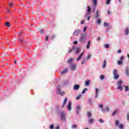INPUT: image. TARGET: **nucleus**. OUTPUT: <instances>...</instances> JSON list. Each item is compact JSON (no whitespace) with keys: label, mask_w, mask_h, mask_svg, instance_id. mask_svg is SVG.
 <instances>
[{"label":"nucleus","mask_w":129,"mask_h":129,"mask_svg":"<svg viewBox=\"0 0 129 129\" xmlns=\"http://www.w3.org/2000/svg\"><path fill=\"white\" fill-rule=\"evenodd\" d=\"M86 39V35L85 34H82L80 37V41L81 43H83V42L85 41Z\"/></svg>","instance_id":"nucleus-1"},{"label":"nucleus","mask_w":129,"mask_h":129,"mask_svg":"<svg viewBox=\"0 0 129 129\" xmlns=\"http://www.w3.org/2000/svg\"><path fill=\"white\" fill-rule=\"evenodd\" d=\"M113 74L114 75L113 77L114 79H118L119 75H117V70H114L113 71Z\"/></svg>","instance_id":"nucleus-2"},{"label":"nucleus","mask_w":129,"mask_h":129,"mask_svg":"<svg viewBox=\"0 0 129 129\" xmlns=\"http://www.w3.org/2000/svg\"><path fill=\"white\" fill-rule=\"evenodd\" d=\"M92 3L94 5L93 13H94V12H95V8L97 5V0H92Z\"/></svg>","instance_id":"nucleus-3"},{"label":"nucleus","mask_w":129,"mask_h":129,"mask_svg":"<svg viewBox=\"0 0 129 129\" xmlns=\"http://www.w3.org/2000/svg\"><path fill=\"white\" fill-rule=\"evenodd\" d=\"M76 65L74 63H72L71 64V70H72V71H75V70H76Z\"/></svg>","instance_id":"nucleus-4"},{"label":"nucleus","mask_w":129,"mask_h":129,"mask_svg":"<svg viewBox=\"0 0 129 129\" xmlns=\"http://www.w3.org/2000/svg\"><path fill=\"white\" fill-rule=\"evenodd\" d=\"M60 117L61 118V120H62L63 121L65 120L66 116H65V113H64V112H61L60 114Z\"/></svg>","instance_id":"nucleus-5"},{"label":"nucleus","mask_w":129,"mask_h":129,"mask_svg":"<svg viewBox=\"0 0 129 129\" xmlns=\"http://www.w3.org/2000/svg\"><path fill=\"white\" fill-rule=\"evenodd\" d=\"M80 32H81V30H76L74 33H73V35L74 36H78L79 35V33H80Z\"/></svg>","instance_id":"nucleus-6"},{"label":"nucleus","mask_w":129,"mask_h":129,"mask_svg":"<svg viewBox=\"0 0 129 129\" xmlns=\"http://www.w3.org/2000/svg\"><path fill=\"white\" fill-rule=\"evenodd\" d=\"M89 124H92L93 122H94V119L91 118L88 120Z\"/></svg>","instance_id":"nucleus-7"},{"label":"nucleus","mask_w":129,"mask_h":129,"mask_svg":"<svg viewBox=\"0 0 129 129\" xmlns=\"http://www.w3.org/2000/svg\"><path fill=\"white\" fill-rule=\"evenodd\" d=\"M80 87V86H79V85L76 84L74 86V90H78V89H79Z\"/></svg>","instance_id":"nucleus-8"},{"label":"nucleus","mask_w":129,"mask_h":129,"mask_svg":"<svg viewBox=\"0 0 129 129\" xmlns=\"http://www.w3.org/2000/svg\"><path fill=\"white\" fill-rule=\"evenodd\" d=\"M72 103L70 101L68 103V105L67 106V108L68 109V110H71V105H72Z\"/></svg>","instance_id":"nucleus-9"},{"label":"nucleus","mask_w":129,"mask_h":129,"mask_svg":"<svg viewBox=\"0 0 129 129\" xmlns=\"http://www.w3.org/2000/svg\"><path fill=\"white\" fill-rule=\"evenodd\" d=\"M83 54H84V51L82 53H81L77 58V61H79V60L81 59L82 56H83Z\"/></svg>","instance_id":"nucleus-10"},{"label":"nucleus","mask_w":129,"mask_h":129,"mask_svg":"<svg viewBox=\"0 0 129 129\" xmlns=\"http://www.w3.org/2000/svg\"><path fill=\"white\" fill-rule=\"evenodd\" d=\"M83 54H84V51L82 53H81L77 58V61H79V60L81 59L82 56H83Z\"/></svg>","instance_id":"nucleus-11"},{"label":"nucleus","mask_w":129,"mask_h":129,"mask_svg":"<svg viewBox=\"0 0 129 129\" xmlns=\"http://www.w3.org/2000/svg\"><path fill=\"white\" fill-rule=\"evenodd\" d=\"M95 90H96V94L95 95V98H97V97L98 96V89L96 88Z\"/></svg>","instance_id":"nucleus-12"},{"label":"nucleus","mask_w":129,"mask_h":129,"mask_svg":"<svg viewBox=\"0 0 129 129\" xmlns=\"http://www.w3.org/2000/svg\"><path fill=\"white\" fill-rule=\"evenodd\" d=\"M89 84H90V80H88L87 81H86L85 82V85L86 86H88V85H89Z\"/></svg>","instance_id":"nucleus-13"},{"label":"nucleus","mask_w":129,"mask_h":129,"mask_svg":"<svg viewBox=\"0 0 129 129\" xmlns=\"http://www.w3.org/2000/svg\"><path fill=\"white\" fill-rule=\"evenodd\" d=\"M67 102V98H66L64 100L63 103L62 104V106H61V107H64V106H65V104H66V103Z\"/></svg>","instance_id":"nucleus-14"},{"label":"nucleus","mask_w":129,"mask_h":129,"mask_svg":"<svg viewBox=\"0 0 129 129\" xmlns=\"http://www.w3.org/2000/svg\"><path fill=\"white\" fill-rule=\"evenodd\" d=\"M98 14H99L98 11H97L96 12V13L95 14V19H97V18L99 17V15H98Z\"/></svg>","instance_id":"nucleus-15"},{"label":"nucleus","mask_w":129,"mask_h":129,"mask_svg":"<svg viewBox=\"0 0 129 129\" xmlns=\"http://www.w3.org/2000/svg\"><path fill=\"white\" fill-rule=\"evenodd\" d=\"M125 74L126 76L128 77L129 76V70L128 69H127L125 71Z\"/></svg>","instance_id":"nucleus-16"},{"label":"nucleus","mask_w":129,"mask_h":129,"mask_svg":"<svg viewBox=\"0 0 129 129\" xmlns=\"http://www.w3.org/2000/svg\"><path fill=\"white\" fill-rule=\"evenodd\" d=\"M106 60L104 59L103 63V66L102 68H105V66H106Z\"/></svg>","instance_id":"nucleus-17"},{"label":"nucleus","mask_w":129,"mask_h":129,"mask_svg":"<svg viewBox=\"0 0 129 129\" xmlns=\"http://www.w3.org/2000/svg\"><path fill=\"white\" fill-rule=\"evenodd\" d=\"M75 49V47L73 46L72 49H70L69 52L68 53H72L73 51H74V49Z\"/></svg>","instance_id":"nucleus-18"},{"label":"nucleus","mask_w":129,"mask_h":129,"mask_svg":"<svg viewBox=\"0 0 129 129\" xmlns=\"http://www.w3.org/2000/svg\"><path fill=\"white\" fill-rule=\"evenodd\" d=\"M73 62V58H70L67 61V63H72Z\"/></svg>","instance_id":"nucleus-19"},{"label":"nucleus","mask_w":129,"mask_h":129,"mask_svg":"<svg viewBox=\"0 0 129 129\" xmlns=\"http://www.w3.org/2000/svg\"><path fill=\"white\" fill-rule=\"evenodd\" d=\"M118 113V110H114L113 113H112V115H115V114H116L117 113Z\"/></svg>","instance_id":"nucleus-20"},{"label":"nucleus","mask_w":129,"mask_h":129,"mask_svg":"<svg viewBox=\"0 0 129 129\" xmlns=\"http://www.w3.org/2000/svg\"><path fill=\"white\" fill-rule=\"evenodd\" d=\"M57 93H58V94H60L61 96H63L64 94H65V92H61V90H60L59 92H57Z\"/></svg>","instance_id":"nucleus-21"},{"label":"nucleus","mask_w":129,"mask_h":129,"mask_svg":"<svg viewBox=\"0 0 129 129\" xmlns=\"http://www.w3.org/2000/svg\"><path fill=\"white\" fill-rule=\"evenodd\" d=\"M87 90H88V89H87V88L84 89L82 91V94H84V93H85V92H86V91H87Z\"/></svg>","instance_id":"nucleus-22"},{"label":"nucleus","mask_w":129,"mask_h":129,"mask_svg":"<svg viewBox=\"0 0 129 129\" xmlns=\"http://www.w3.org/2000/svg\"><path fill=\"white\" fill-rule=\"evenodd\" d=\"M79 51H80V48L77 47L75 51L76 54H78V53H79Z\"/></svg>","instance_id":"nucleus-23"},{"label":"nucleus","mask_w":129,"mask_h":129,"mask_svg":"<svg viewBox=\"0 0 129 129\" xmlns=\"http://www.w3.org/2000/svg\"><path fill=\"white\" fill-rule=\"evenodd\" d=\"M81 96H82V95H81V94H80L78 96H77V97H76L77 100H79V99H80Z\"/></svg>","instance_id":"nucleus-24"},{"label":"nucleus","mask_w":129,"mask_h":129,"mask_svg":"<svg viewBox=\"0 0 129 129\" xmlns=\"http://www.w3.org/2000/svg\"><path fill=\"white\" fill-rule=\"evenodd\" d=\"M117 89H119V90H121V91H122V89H123L121 85H119L118 86V87L117 88Z\"/></svg>","instance_id":"nucleus-25"},{"label":"nucleus","mask_w":129,"mask_h":129,"mask_svg":"<svg viewBox=\"0 0 129 129\" xmlns=\"http://www.w3.org/2000/svg\"><path fill=\"white\" fill-rule=\"evenodd\" d=\"M60 88H61V85H57V92H60V90H61V89Z\"/></svg>","instance_id":"nucleus-26"},{"label":"nucleus","mask_w":129,"mask_h":129,"mask_svg":"<svg viewBox=\"0 0 129 129\" xmlns=\"http://www.w3.org/2000/svg\"><path fill=\"white\" fill-rule=\"evenodd\" d=\"M5 26H6V27H11V25L10 24V22H7L5 23Z\"/></svg>","instance_id":"nucleus-27"},{"label":"nucleus","mask_w":129,"mask_h":129,"mask_svg":"<svg viewBox=\"0 0 129 129\" xmlns=\"http://www.w3.org/2000/svg\"><path fill=\"white\" fill-rule=\"evenodd\" d=\"M87 8H88L87 12H88V14H90V13L91 12V9H90V7L88 6Z\"/></svg>","instance_id":"nucleus-28"},{"label":"nucleus","mask_w":129,"mask_h":129,"mask_svg":"<svg viewBox=\"0 0 129 129\" xmlns=\"http://www.w3.org/2000/svg\"><path fill=\"white\" fill-rule=\"evenodd\" d=\"M128 34H129V29L128 28H127L125 32V35H128Z\"/></svg>","instance_id":"nucleus-29"},{"label":"nucleus","mask_w":129,"mask_h":129,"mask_svg":"<svg viewBox=\"0 0 129 129\" xmlns=\"http://www.w3.org/2000/svg\"><path fill=\"white\" fill-rule=\"evenodd\" d=\"M91 115H92V114H91L90 112H89L87 113V116L88 117H91Z\"/></svg>","instance_id":"nucleus-30"},{"label":"nucleus","mask_w":129,"mask_h":129,"mask_svg":"<svg viewBox=\"0 0 129 129\" xmlns=\"http://www.w3.org/2000/svg\"><path fill=\"white\" fill-rule=\"evenodd\" d=\"M67 72V69H64L63 71L61 72V74H64Z\"/></svg>","instance_id":"nucleus-31"},{"label":"nucleus","mask_w":129,"mask_h":129,"mask_svg":"<svg viewBox=\"0 0 129 129\" xmlns=\"http://www.w3.org/2000/svg\"><path fill=\"white\" fill-rule=\"evenodd\" d=\"M124 87L125 88V92L128 91V90H129V88H128V86H124Z\"/></svg>","instance_id":"nucleus-32"},{"label":"nucleus","mask_w":129,"mask_h":129,"mask_svg":"<svg viewBox=\"0 0 129 129\" xmlns=\"http://www.w3.org/2000/svg\"><path fill=\"white\" fill-rule=\"evenodd\" d=\"M117 64L118 65H121V64H122V61L121 60H118L117 62Z\"/></svg>","instance_id":"nucleus-33"},{"label":"nucleus","mask_w":129,"mask_h":129,"mask_svg":"<svg viewBox=\"0 0 129 129\" xmlns=\"http://www.w3.org/2000/svg\"><path fill=\"white\" fill-rule=\"evenodd\" d=\"M118 124H119V122L118 121V120H116L115 121V125L116 126H117L118 125Z\"/></svg>","instance_id":"nucleus-34"},{"label":"nucleus","mask_w":129,"mask_h":129,"mask_svg":"<svg viewBox=\"0 0 129 129\" xmlns=\"http://www.w3.org/2000/svg\"><path fill=\"white\" fill-rule=\"evenodd\" d=\"M108 26H109L108 23H106V22H104V27H108Z\"/></svg>","instance_id":"nucleus-35"},{"label":"nucleus","mask_w":129,"mask_h":129,"mask_svg":"<svg viewBox=\"0 0 129 129\" xmlns=\"http://www.w3.org/2000/svg\"><path fill=\"white\" fill-rule=\"evenodd\" d=\"M81 108V107L80 106H77V113H79V109H80Z\"/></svg>","instance_id":"nucleus-36"},{"label":"nucleus","mask_w":129,"mask_h":129,"mask_svg":"<svg viewBox=\"0 0 129 129\" xmlns=\"http://www.w3.org/2000/svg\"><path fill=\"white\" fill-rule=\"evenodd\" d=\"M119 128L120 129H123V125L122 124H120L119 125Z\"/></svg>","instance_id":"nucleus-37"},{"label":"nucleus","mask_w":129,"mask_h":129,"mask_svg":"<svg viewBox=\"0 0 129 129\" xmlns=\"http://www.w3.org/2000/svg\"><path fill=\"white\" fill-rule=\"evenodd\" d=\"M122 83V81L121 80H119L118 82L117 83V85H120Z\"/></svg>","instance_id":"nucleus-38"},{"label":"nucleus","mask_w":129,"mask_h":129,"mask_svg":"<svg viewBox=\"0 0 129 129\" xmlns=\"http://www.w3.org/2000/svg\"><path fill=\"white\" fill-rule=\"evenodd\" d=\"M72 128H77V125L76 124H73L72 126Z\"/></svg>","instance_id":"nucleus-39"},{"label":"nucleus","mask_w":129,"mask_h":129,"mask_svg":"<svg viewBox=\"0 0 129 129\" xmlns=\"http://www.w3.org/2000/svg\"><path fill=\"white\" fill-rule=\"evenodd\" d=\"M100 23H101V20H100V19H98L97 21V24H98V25H99Z\"/></svg>","instance_id":"nucleus-40"},{"label":"nucleus","mask_w":129,"mask_h":129,"mask_svg":"<svg viewBox=\"0 0 129 129\" xmlns=\"http://www.w3.org/2000/svg\"><path fill=\"white\" fill-rule=\"evenodd\" d=\"M105 48H106V49H108V48H109V44H106L104 45Z\"/></svg>","instance_id":"nucleus-41"},{"label":"nucleus","mask_w":129,"mask_h":129,"mask_svg":"<svg viewBox=\"0 0 129 129\" xmlns=\"http://www.w3.org/2000/svg\"><path fill=\"white\" fill-rule=\"evenodd\" d=\"M99 121L101 123H103V122H104V120H102V119L101 118L99 119Z\"/></svg>","instance_id":"nucleus-42"},{"label":"nucleus","mask_w":129,"mask_h":129,"mask_svg":"<svg viewBox=\"0 0 129 129\" xmlns=\"http://www.w3.org/2000/svg\"><path fill=\"white\" fill-rule=\"evenodd\" d=\"M49 128L50 129H53L54 128V124H52L50 125V126H49Z\"/></svg>","instance_id":"nucleus-43"},{"label":"nucleus","mask_w":129,"mask_h":129,"mask_svg":"<svg viewBox=\"0 0 129 129\" xmlns=\"http://www.w3.org/2000/svg\"><path fill=\"white\" fill-rule=\"evenodd\" d=\"M55 38H56V36H55V35H52L51 36V40H54V39H55Z\"/></svg>","instance_id":"nucleus-44"},{"label":"nucleus","mask_w":129,"mask_h":129,"mask_svg":"<svg viewBox=\"0 0 129 129\" xmlns=\"http://www.w3.org/2000/svg\"><path fill=\"white\" fill-rule=\"evenodd\" d=\"M100 79H101V80L104 79V76H103V75H101V76H100Z\"/></svg>","instance_id":"nucleus-45"},{"label":"nucleus","mask_w":129,"mask_h":129,"mask_svg":"<svg viewBox=\"0 0 129 129\" xmlns=\"http://www.w3.org/2000/svg\"><path fill=\"white\" fill-rule=\"evenodd\" d=\"M91 54H89L87 55V59L88 60L89 59H90V57H91Z\"/></svg>","instance_id":"nucleus-46"},{"label":"nucleus","mask_w":129,"mask_h":129,"mask_svg":"<svg viewBox=\"0 0 129 129\" xmlns=\"http://www.w3.org/2000/svg\"><path fill=\"white\" fill-rule=\"evenodd\" d=\"M110 1H111V0H107L106 2V4L109 5V4H110Z\"/></svg>","instance_id":"nucleus-47"},{"label":"nucleus","mask_w":129,"mask_h":129,"mask_svg":"<svg viewBox=\"0 0 129 129\" xmlns=\"http://www.w3.org/2000/svg\"><path fill=\"white\" fill-rule=\"evenodd\" d=\"M120 61H123V56H122L120 57Z\"/></svg>","instance_id":"nucleus-48"},{"label":"nucleus","mask_w":129,"mask_h":129,"mask_svg":"<svg viewBox=\"0 0 129 129\" xmlns=\"http://www.w3.org/2000/svg\"><path fill=\"white\" fill-rule=\"evenodd\" d=\"M84 22H85V20H82L81 21V25H83V24H84Z\"/></svg>","instance_id":"nucleus-49"},{"label":"nucleus","mask_w":129,"mask_h":129,"mask_svg":"<svg viewBox=\"0 0 129 129\" xmlns=\"http://www.w3.org/2000/svg\"><path fill=\"white\" fill-rule=\"evenodd\" d=\"M9 7H10V8H12V7H13V3H10Z\"/></svg>","instance_id":"nucleus-50"},{"label":"nucleus","mask_w":129,"mask_h":129,"mask_svg":"<svg viewBox=\"0 0 129 129\" xmlns=\"http://www.w3.org/2000/svg\"><path fill=\"white\" fill-rule=\"evenodd\" d=\"M117 53H121V49H118L117 51Z\"/></svg>","instance_id":"nucleus-51"},{"label":"nucleus","mask_w":129,"mask_h":129,"mask_svg":"<svg viewBox=\"0 0 129 129\" xmlns=\"http://www.w3.org/2000/svg\"><path fill=\"white\" fill-rule=\"evenodd\" d=\"M98 107L100 108H102L103 107V106L102 105H99Z\"/></svg>","instance_id":"nucleus-52"},{"label":"nucleus","mask_w":129,"mask_h":129,"mask_svg":"<svg viewBox=\"0 0 129 129\" xmlns=\"http://www.w3.org/2000/svg\"><path fill=\"white\" fill-rule=\"evenodd\" d=\"M86 29H87V27H85L83 29V32H85V31H86Z\"/></svg>","instance_id":"nucleus-53"},{"label":"nucleus","mask_w":129,"mask_h":129,"mask_svg":"<svg viewBox=\"0 0 129 129\" xmlns=\"http://www.w3.org/2000/svg\"><path fill=\"white\" fill-rule=\"evenodd\" d=\"M127 120H129V114H127Z\"/></svg>","instance_id":"nucleus-54"},{"label":"nucleus","mask_w":129,"mask_h":129,"mask_svg":"<svg viewBox=\"0 0 129 129\" xmlns=\"http://www.w3.org/2000/svg\"><path fill=\"white\" fill-rule=\"evenodd\" d=\"M20 43H23V39H19Z\"/></svg>","instance_id":"nucleus-55"},{"label":"nucleus","mask_w":129,"mask_h":129,"mask_svg":"<svg viewBox=\"0 0 129 129\" xmlns=\"http://www.w3.org/2000/svg\"><path fill=\"white\" fill-rule=\"evenodd\" d=\"M85 62V60L84 59V60H83V61L82 62V65H83V64H84V62Z\"/></svg>","instance_id":"nucleus-56"},{"label":"nucleus","mask_w":129,"mask_h":129,"mask_svg":"<svg viewBox=\"0 0 129 129\" xmlns=\"http://www.w3.org/2000/svg\"><path fill=\"white\" fill-rule=\"evenodd\" d=\"M48 39H49V36H46V38H45V40L46 41H48Z\"/></svg>","instance_id":"nucleus-57"},{"label":"nucleus","mask_w":129,"mask_h":129,"mask_svg":"<svg viewBox=\"0 0 129 129\" xmlns=\"http://www.w3.org/2000/svg\"><path fill=\"white\" fill-rule=\"evenodd\" d=\"M90 46V45H87V49H89Z\"/></svg>","instance_id":"nucleus-58"},{"label":"nucleus","mask_w":129,"mask_h":129,"mask_svg":"<svg viewBox=\"0 0 129 129\" xmlns=\"http://www.w3.org/2000/svg\"><path fill=\"white\" fill-rule=\"evenodd\" d=\"M74 45L77 44V41H75V42H74Z\"/></svg>","instance_id":"nucleus-59"},{"label":"nucleus","mask_w":129,"mask_h":129,"mask_svg":"<svg viewBox=\"0 0 129 129\" xmlns=\"http://www.w3.org/2000/svg\"><path fill=\"white\" fill-rule=\"evenodd\" d=\"M89 20H90V16H89L87 18L88 21H89Z\"/></svg>","instance_id":"nucleus-60"},{"label":"nucleus","mask_w":129,"mask_h":129,"mask_svg":"<svg viewBox=\"0 0 129 129\" xmlns=\"http://www.w3.org/2000/svg\"><path fill=\"white\" fill-rule=\"evenodd\" d=\"M90 41H89L88 43V45L90 46Z\"/></svg>","instance_id":"nucleus-61"},{"label":"nucleus","mask_w":129,"mask_h":129,"mask_svg":"<svg viewBox=\"0 0 129 129\" xmlns=\"http://www.w3.org/2000/svg\"><path fill=\"white\" fill-rule=\"evenodd\" d=\"M107 14L108 15H110V12H109V11H107Z\"/></svg>","instance_id":"nucleus-62"},{"label":"nucleus","mask_w":129,"mask_h":129,"mask_svg":"<svg viewBox=\"0 0 129 129\" xmlns=\"http://www.w3.org/2000/svg\"><path fill=\"white\" fill-rule=\"evenodd\" d=\"M7 11L9 13H10V12H11V10H10L9 9H7Z\"/></svg>","instance_id":"nucleus-63"},{"label":"nucleus","mask_w":129,"mask_h":129,"mask_svg":"<svg viewBox=\"0 0 129 129\" xmlns=\"http://www.w3.org/2000/svg\"><path fill=\"white\" fill-rule=\"evenodd\" d=\"M55 129H59V126H57L55 127Z\"/></svg>","instance_id":"nucleus-64"}]
</instances>
